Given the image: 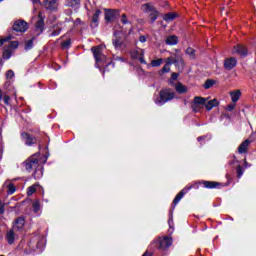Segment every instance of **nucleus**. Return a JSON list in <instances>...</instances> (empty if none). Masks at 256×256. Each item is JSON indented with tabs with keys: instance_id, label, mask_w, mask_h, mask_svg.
<instances>
[{
	"instance_id": "1",
	"label": "nucleus",
	"mask_w": 256,
	"mask_h": 256,
	"mask_svg": "<svg viewBox=\"0 0 256 256\" xmlns=\"http://www.w3.org/2000/svg\"><path fill=\"white\" fill-rule=\"evenodd\" d=\"M91 51L96 61L95 67H97V69H102V67H104V71L102 72L104 75L105 71H107V67H109V65H112L113 62L111 61V59L107 58L105 54H103V46L93 47L91 48Z\"/></svg>"
},
{
	"instance_id": "2",
	"label": "nucleus",
	"mask_w": 256,
	"mask_h": 256,
	"mask_svg": "<svg viewBox=\"0 0 256 256\" xmlns=\"http://www.w3.org/2000/svg\"><path fill=\"white\" fill-rule=\"evenodd\" d=\"M172 99H175V93L171 92L169 89L161 90L160 91V97H157L155 99L156 105H165L168 101H172Z\"/></svg>"
},
{
	"instance_id": "3",
	"label": "nucleus",
	"mask_w": 256,
	"mask_h": 256,
	"mask_svg": "<svg viewBox=\"0 0 256 256\" xmlns=\"http://www.w3.org/2000/svg\"><path fill=\"white\" fill-rule=\"evenodd\" d=\"M154 243H156L159 251H167V248L173 245V238L165 236L162 238H158L156 241H154Z\"/></svg>"
},
{
	"instance_id": "4",
	"label": "nucleus",
	"mask_w": 256,
	"mask_h": 256,
	"mask_svg": "<svg viewBox=\"0 0 256 256\" xmlns=\"http://www.w3.org/2000/svg\"><path fill=\"white\" fill-rule=\"evenodd\" d=\"M39 165V158H37V155L30 156L26 161L22 163V166L26 171L31 173L33 169H35Z\"/></svg>"
},
{
	"instance_id": "5",
	"label": "nucleus",
	"mask_w": 256,
	"mask_h": 256,
	"mask_svg": "<svg viewBox=\"0 0 256 256\" xmlns=\"http://www.w3.org/2000/svg\"><path fill=\"white\" fill-rule=\"evenodd\" d=\"M142 11H144V13H150L151 23H155V21H157V17H159V12H157V10L153 8V6H151L150 4H144L142 5Z\"/></svg>"
},
{
	"instance_id": "6",
	"label": "nucleus",
	"mask_w": 256,
	"mask_h": 256,
	"mask_svg": "<svg viewBox=\"0 0 256 256\" xmlns=\"http://www.w3.org/2000/svg\"><path fill=\"white\" fill-rule=\"evenodd\" d=\"M130 56L132 59H139L140 63L143 65H147V61H145V50L143 49H135L130 52Z\"/></svg>"
},
{
	"instance_id": "7",
	"label": "nucleus",
	"mask_w": 256,
	"mask_h": 256,
	"mask_svg": "<svg viewBox=\"0 0 256 256\" xmlns=\"http://www.w3.org/2000/svg\"><path fill=\"white\" fill-rule=\"evenodd\" d=\"M13 29L18 33H25V31L29 29V24H27V22L24 20H17L14 22Z\"/></svg>"
},
{
	"instance_id": "8",
	"label": "nucleus",
	"mask_w": 256,
	"mask_h": 256,
	"mask_svg": "<svg viewBox=\"0 0 256 256\" xmlns=\"http://www.w3.org/2000/svg\"><path fill=\"white\" fill-rule=\"evenodd\" d=\"M119 35H121V32L114 31V39H112V45L117 51L123 49V39Z\"/></svg>"
},
{
	"instance_id": "9",
	"label": "nucleus",
	"mask_w": 256,
	"mask_h": 256,
	"mask_svg": "<svg viewBox=\"0 0 256 256\" xmlns=\"http://www.w3.org/2000/svg\"><path fill=\"white\" fill-rule=\"evenodd\" d=\"M44 6L48 11H56L57 7H59V0H45Z\"/></svg>"
},
{
	"instance_id": "10",
	"label": "nucleus",
	"mask_w": 256,
	"mask_h": 256,
	"mask_svg": "<svg viewBox=\"0 0 256 256\" xmlns=\"http://www.w3.org/2000/svg\"><path fill=\"white\" fill-rule=\"evenodd\" d=\"M189 191H191V186H188L182 189L174 198L173 205L174 206L177 205L179 201H181L183 197H185L186 193H189Z\"/></svg>"
},
{
	"instance_id": "11",
	"label": "nucleus",
	"mask_w": 256,
	"mask_h": 256,
	"mask_svg": "<svg viewBox=\"0 0 256 256\" xmlns=\"http://www.w3.org/2000/svg\"><path fill=\"white\" fill-rule=\"evenodd\" d=\"M237 66V58L231 57L224 61V69L231 71V69Z\"/></svg>"
},
{
	"instance_id": "12",
	"label": "nucleus",
	"mask_w": 256,
	"mask_h": 256,
	"mask_svg": "<svg viewBox=\"0 0 256 256\" xmlns=\"http://www.w3.org/2000/svg\"><path fill=\"white\" fill-rule=\"evenodd\" d=\"M119 15V10L105 9V20L109 23Z\"/></svg>"
},
{
	"instance_id": "13",
	"label": "nucleus",
	"mask_w": 256,
	"mask_h": 256,
	"mask_svg": "<svg viewBox=\"0 0 256 256\" xmlns=\"http://www.w3.org/2000/svg\"><path fill=\"white\" fill-rule=\"evenodd\" d=\"M21 137L28 147H31V145H35V143H37V138L30 136L27 132H23Z\"/></svg>"
},
{
	"instance_id": "14",
	"label": "nucleus",
	"mask_w": 256,
	"mask_h": 256,
	"mask_svg": "<svg viewBox=\"0 0 256 256\" xmlns=\"http://www.w3.org/2000/svg\"><path fill=\"white\" fill-rule=\"evenodd\" d=\"M101 16V10H96L94 15L92 16V23L90 24V27L92 29H96V27H99V17Z\"/></svg>"
},
{
	"instance_id": "15",
	"label": "nucleus",
	"mask_w": 256,
	"mask_h": 256,
	"mask_svg": "<svg viewBox=\"0 0 256 256\" xmlns=\"http://www.w3.org/2000/svg\"><path fill=\"white\" fill-rule=\"evenodd\" d=\"M233 53L240 55V57H247V48L243 45H237L234 47Z\"/></svg>"
},
{
	"instance_id": "16",
	"label": "nucleus",
	"mask_w": 256,
	"mask_h": 256,
	"mask_svg": "<svg viewBox=\"0 0 256 256\" xmlns=\"http://www.w3.org/2000/svg\"><path fill=\"white\" fill-rule=\"evenodd\" d=\"M44 29H45V21L43 20V18H40L36 22V26H35V33H36V35H41V33H43Z\"/></svg>"
},
{
	"instance_id": "17",
	"label": "nucleus",
	"mask_w": 256,
	"mask_h": 256,
	"mask_svg": "<svg viewBox=\"0 0 256 256\" xmlns=\"http://www.w3.org/2000/svg\"><path fill=\"white\" fill-rule=\"evenodd\" d=\"M23 227H25V217L21 216L15 220L14 229H17V231H21Z\"/></svg>"
},
{
	"instance_id": "18",
	"label": "nucleus",
	"mask_w": 256,
	"mask_h": 256,
	"mask_svg": "<svg viewBox=\"0 0 256 256\" xmlns=\"http://www.w3.org/2000/svg\"><path fill=\"white\" fill-rule=\"evenodd\" d=\"M251 143V141H249V139H246L243 143L240 144V146L238 147V153L243 154L247 152V147H249V144Z\"/></svg>"
},
{
	"instance_id": "19",
	"label": "nucleus",
	"mask_w": 256,
	"mask_h": 256,
	"mask_svg": "<svg viewBox=\"0 0 256 256\" xmlns=\"http://www.w3.org/2000/svg\"><path fill=\"white\" fill-rule=\"evenodd\" d=\"M217 105H219V101H217V99H213L205 102V107L207 111H211V109H213V107H217Z\"/></svg>"
},
{
	"instance_id": "20",
	"label": "nucleus",
	"mask_w": 256,
	"mask_h": 256,
	"mask_svg": "<svg viewBox=\"0 0 256 256\" xmlns=\"http://www.w3.org/2000/svg\"><path fill=\"white\" fill-rule=\"evenodd\" d=\"M6 239L9 245H13L15 243V232L10 230L6 233Z\"/></svg>"
},
{
	"instance_id": "21",
	"label": "nucleus",
	"mask_w": 256,
	"mask_h": 256,
	"mask_svg": "<svg viewBox=\"0 0 256 256\" xmlns=\"http://www.w3.org/2000/svg\"><path fill=\"white\" fill-rule=\"evenodd\" d=\"M177 43H179V38L175 35L166 38V45H177Z\"/></svg>"
},
{
	"instance_id": "22",
	"label": "nucleus",
	"mask_w": 256,
	"mask_h": 256,
	"mask_svg": "<svg viewBox=\"0 0 256 256\" xmlns=\"http://www.w3.org/2000/svg\"><path fill=\"white\" fill-rule=\"evenodd\" d=\"M230 97L233 103H236L241 98V90L230 92Z\"/></svg>"
},
{
	"instance_id": "23",
	"label": "nucleus",
	"mask_w": 256,
	"mask_h": 256,
	"mask_svg": "<svg viewBox=\"0 0 256 256\" xmlns=\"http://www.w3.org/2000/svg\"><path fill=\"white\" fill-rule=\"evenodd\" d=\"M41 177H43V166H41L40 164L35 168L34 171V178L35 179H41Z\"/></svg>"
},
{
	"instance_id": "24",
	"label": "nucleus",
	"mask_w": 256,
	"mask_h": 256,
	"mask_svg": "<svg viewBox=\"0 0 256 256\" xmlns=\"http://www.w3.org/2000/svg\"><path fill=\"white\" fill-rule=\"evenodd\" d=\"M203 185L206 189H216V187H219V183L213 181H204Z\"/></svg>"
},
{
	"instance_id": "25",
	"label": "nucleus",
	"mask_w": 256,
	"mask_h": 256,
	"mask_svg": "<svg viewBox=\"0 0 256 256\" xmlns=\"http://www.w3.org/2000/svg\"><path fill=\"white\" fill-rule=\"evenodd\" d=\"M175 89L177 93H187V87L183 86L180 82L175 85Z\"/></svg>"
},
{
	"instance_id": "26",
	"label": "nucleus",
	"mask_w": 256,
	"mask_h": 256,
	"mask_svg": "<svg viewBox=\"0 0 256 256\" xmlns=\"http://www.w3.org/2000/svg\"><path fill=\"white\" fill-rule=\"evenodd\" d=\"M194 103L196 105H205V103H207V98L196 96L194 98Z\"/></svg>"
},
{
	"instance_id": "27",
	"label": "nucleus",
	"mask_w": 256,
	"mask_h": 256,
	"mask_svg": "<svg viewBox=\"0 0 256 256\" xmlns=\"http://www.w3.org/2000/svg\"><path fill=\"white\" fill-rule=\"evenodd\" d=\"M80 3L81 0H66L67 7H77Z\"/></svg>"
},
{
	"instance_id": "28",
	"label": "nucleus",
	"mask_w": 256,
	"mask_h": 256,
	"mask_svg": "<svg viewBox=\"0 0 256 256\" xmlns=\"http://www.w3.org/2000/svg\"><path fill=\"white\" fill-rule=\"evenodd\" d=\"M62 28L59 26H56L53 28L50 37H57L58 35H61Z\"/></svg>"
},
{
	"instance_id": "29",
	"label": "nucleus",
	"mask_w": 256,
	"mask_h": 256,
	"mask_svg": "<svg viewBox=\"0 0 256 256\" xmlns=\"http://www.w3.org/2000/svg\"><path fill=\"white\" fill-rule=\"evenodd\" d=\"M177 17V14L175 13H168L163 16L164 21H173Z\"/></svg>"
},
{
	"instance_id": "30",
	"label": "nucleus",
	"mask_w": 256,
	"mask_h": 256,
	"mask_svg": "<svg viewBox=\"0 0 256 256\" xmlns=\"http://www.w3.org/2000/svg\"><path fill=\"white\" fill-rule=\"evenodd\" d=\"M150 65L151 67H161V65H163V59L159 58L157 60H152Z\"/></svg>"
},
{
	"instance_id": "31",
	"label": "nucleus",
	"mask_w": 256,
	"mask_h": 256,
	"mask_svg": "<svg viewBox=\"0 0 256 256\" xmlns=\"http://www.w3.org/2000/svg\"><path fill=\"white\" fill-rule=\"evenodd\" d=\"M171 65H173V62H166L161 70L162 73H169V71H171Z\"/></svg>"
},
{
	"instance_id": "32",
	"label": "nucleus",
	"mask_w": 256,
	"mask_h": 256,
	"mask_svg": "<svg viewBox=\"0 0 256 256\" xmlns=\"http://www.w3.org/2000/svg\"><path fill=\"white\" fill-rule=\"evenodd\" d=\"M215 85V80H211V79H208L206 80V82L204 83L203 87L204 89H211V87Z\"/></svg>"
},
{
	"instance_id": "33",
	"label": "nucleus",
	"mask_w": 256,
	"mask_h": 256,
	"mask_svg": "<svg viewBox=\"0 0 256 256\" xmlns=\"http://www.w3.org/2000/svg\"><path fill=\"white\" fill-rule=\"evenodd\" d=\"M32 207H33L34 213H39V209H41V204H39V200H35L32 203Z\"/></svg>"
},
{
	"instance_id": "34",
	"label": "nucleus",
	"mask_w": 256,
	"mask_h": 256,
	"mask_svg": "<svg viewBox=\"0 0 256 256\" xmlns=\"http://www.w3.org/2000/svg\"><path fill=\"white\" fill-rule=\"evenodd\" d=\"M12 55H13V52H11V50H9V49H6V50H4L2 57H3V59L7 60V59H11Z\"/></svg>"
},
{
	"instance_id": "35",
	"label": "nucleus",
	"mask_w": 256,
	"mask_h": 256,
	"mask_svg": "<svg viewBox=\"0 0 256 256\" xmlns=\"http://www.w3.org/2000/svg\"><path fill=\"white\" fill-rule=\"evenodd\" d=\"M121 23H123V25H131V20L127 18L126 14H122Z\"/></svg>"
},
{
	"instance_id": "36",
	"label": "nucleus",
	"mask_w": 256,
	"mask_h": 256,
	"mask_svg": "<svg viewBox=\"0 0 256 256\" xmlns=\"http://www.w3.org/2000/svg\"><path fill=\"white\" fill-rule=\"evenodd\" d=\"M35 191H37V185H32L28 188V191H27V195L29 197H31V195H33V193H35Z\"/></svg>"
},
{
	"instance_id": "37",
	"label": "nucleus",
	"mask_w": 256,
	"mask_h": 256,
	"mask_svg": "<svg viewBox=\"0 0 256 256\" xmlns=\"http://www.w3.org/2000/svg\"><path fill=\"white\" fill-rule=\"evenodd\" d=\"M33 39L34 38H32L31 40H28L25 43V51H29V50L33 49Z\"/></svg>"
},
{
	"instance_id": "38",
	"label": "nucleus",
	"mask_w": 256,
	"mask_h": 256,
	"mask_svg": "<svg viewBox=\"0 0 256 256\" xmlns=\"http://www.w3.org/2000/svg\"><path fill=\"white\" fill-rule=\"evenodd\" d=\"M62 49H69L71 47V39H68L61 43Z\"/></svg>"
},
{
	"instance_id": "39",
	"label": "nucleus",
	"mask_w": 256,
	"mask_h": 256,
	"mask_svg": "<svg viewBox=\"0 0 256 256\" xmlns=\"http://www.w3.org/2000/svg\"><path fill=\"white\" fill-rule=\"evenodd\" d=\"M236 172L238 175V179H241V177H243V167H241V165L237 166Z\"/></svg>"
},
{
	"instance_id": "40",
	"label": "nucleus",
	"mask_w": 256,
	"mask_h": 256,
	"mask_svg": "<svg viewBox=\"0 0 256 256\" xmlns=\"http://www.w3.org/2000/svg\"><path fill=\"white\" fill-rule=\"evenodd\" d=\"M8 47H9V49H17V47H19V42H17V41L9 42Z\"/></svg>"
},
{
	"instance_id": "41",
	"label": "nucleus",
	"mask_w": 256,
	"mask_h": 256,
	"mask_svg": "<svg viewBox=\"0 0 256 256\" xmlns=\"http://www.w3.org/2000/svg\"><path fill=\"white\" fill-rule=\"evenodd\" d=\"M15 191H16L15 185L9 184L8 185V195H13V193H15Z\"/></svg>"
},
{
	"instance_id": "42",
	"label": "nucleus",
	"mask_w": 256,
	"mask_h": 256,
	"mask_svg": "<svg viewBox=\"0 0 256 256\" xmlns=\"http://www.w3.org/2000/svg\"><path fill=\"white\" fill-rule=\"evenodd\" d=\"M37 249H40V251H43V249H45V240H41L37 243Z\"/></svg>"
},
{
	"instance_id": "43",
	"label": "nucleus",
	"mask_w": 256,
	"mask_h": 256,
	"mask_svg": "<svg viewBox=\"0 0 256 256\" xmlns=\"http://www.w3.org/2000/svg\"><path fill=\"white\" fill-rule=\"evenodd\" d=\"M15 77V72L13 70H8L6 72V79H13Z\"/></svg>"
},
{
	"instance_id": "44",
	"label": "nucleus",
	"mask_w": 256,
	"mask_h": 256,
	"mask_svg": "<svg viewBox=\"0 0 256 256\" xmlns=\"http://www.w3.org/2000/svg\"><path fill=\"white\" fill-rule=\"evenodd\" d=\"M200 109L201 108L199 107V105L196 104L195 102H193V104H192V111H194V113H199Z\"/></svg>"
},
{
	"instance_id": "45",
	"label": "nucleus",
	"mask_w": 256,
	"mask_h": 256,
	"mask_svg": "<svg viewBox=\"0 0 256 256\" xmlns=\"http://www.w3.org/2000/svg\"><path fill=\"white\" fill-rule=\"evenodd\" d=\"M186 53L190 55V57H195V50L193 48H187Z\"/></svg>"
},
{
	"instance_id": "46",
	"label": "nucleus",
	"mask_w": 256,
	"mask_h": 256,
	"mask_svg": "<svg viewBox=\"0 0 256 256\" xmlns=\"http://www.w3.org/2000/svg\"><path fill=\"white\" fill-rule=\"evenodd\" d=\"M5 214V204L3 201L0 200V215Z\"/></svg>"
},
{
	"instance_id": "47",
	"label": "nucleus",
	"mask_w": 256,
	"mask_h": 256,
	"mask_svg": "<svg viewBox=\"0 0 256 256\" xmlns=\"http://www.w3.org/2000/svg\"><path fill=\"white\" fill-rule=\"evenodd\" d=\"M7 41H11V36H8L6 38L0 39V47H3V44L7 43Z\"/></svg>"
},
{
	"instance_id": "48",
	"label": "nucleus",
	"mask_w": 256,
	"mask_h": 256,
	"mask_svg": "<svg viewBox=\"0 0 256 256\" xmlns=\"http://www.w3.org/2000/svg\"><path fill=\"white\" fill-rule=\"evenodd\" d=\"M178 77V73H172L170 83L173 84V81H177Z\"/></svg>"
},
{
	"instance_id": "49",
	"label": "nucleus",
	"mask_w": 256,
	"mask_h": 256,
	"mask_svg": "<svg viewBox=\"0 0 256 256\" xmlns=\"http://www.w3.org/2000/svg\"><path fill=\"white\" fill-rule=\"evenodd\" d=\"M3 101H4L5 105H11V103H10L11 97H9L8 95L4 96Z\"/></svg>"
},
{
	"instance_id": "50",
	"label": "nucleus",
	"mask_w": 256,
	"mask_h": 256,
	"mask_svg": "<svg viewBox=\"0 0 256 256\" xmlns=\"http://www.w3.org/2000/svg\"><path fill=\"white\" fill-rule=\"evenodd\" d=\"M169 62L172 63V65H173V63H177V60L175 58L169 57V58H167L166 63H169Z\"/></svg>"
},
{
	"instance_id": "51",
	"label": "nucleus",
	"mask_w": 256,
	"mask_h": 256,
	"mask_svg": "<svg viewBox=\"0 0 256 256\" xmlns=\"http://www.w3.org/2000/svg\"><path fill=\"white\" fill-rule=\"evenodd\" d=\"M139 41H140V43H146L147 42V37L140 36Z\"/></svg>"
},
{
	"instance_id": "52",
	"label": "nucleus",
	"mask_w": 256,
	"mask_h": 256,
	"mask_svg": "<svg viewBox=\"0 0 256 256\" xmlns=\"http://www.w3.org/2000/svg\"><path fill=\"white\" fill-rule=\"evenodd\" d=\"M233 109H235V104H229L227 106V111H233Z\"/></svg>"
},
{
	"instance_id": "53",
	"label": "nucleus",
	"mask_w": 256,
	"mask_h": 256,
	"mask_svg": "<svg viewBox=\"0 0 256 256\" xmlns=\"http://www.w3.org/2000/svg\"><path fill=\"white\" fill-rule=\"evenodd\" d=\"M80 23H81V20H80L79 18H77V19L75 20V25H80Z\"/></svg>"
},
{
	"instance_id": "54",
	"label": "nucleus",
	"mask_w": 256,
	"mask_h": 256,
	"mask_svg": "<svg viewBox=\"0 0 256 256\" xmlns=\"http://www.w3.org/2000/svg\"><path fill=\"white\" fill-rule=\"evenodd\" d=\"M116 61H122V62H123V61H125V58H123V57H117V58H116Z\"/></svg>"
},
{
	"instance_id": "55",
	"label": "nucleus",
	"mask_w": 256,
	"mask_h": 256,
	"mask_svg": "<svg viewBox=\"0 0 256 256\" xmlns=\"http://www.w3.org/2000/svg\"><path fill=\"white\" fill-rule=\"evenodd\" d=\"M3 99V92L0 90V101Z\"/></svg>"
},
{
	"instance_id": "56",
	"label": "nucleus",
	"mask_w": 256,
	"mask_h": 256,
	"mask_svg": "<svg viewBox=\"0 0 256 256\" xmlns=\"http://www.w3.org/2000/svg\"><path fill=\"white\" fill-rule=\"evenodd\" d=\"M203 139H205V137H198L197 141H203Z\"/></svg>"
},
{
	"instance_id": "57",
	"label": "nucleus",
	"mask_w": 256,
	"mask_h": 256,
	"mask_svg": "<svg viewBox=\"0 0 256 256\" xmlns=\"http://www.w3.org/2000/svg\"><path fill=\"white\" fill-rule=\"evenodd\" d=\"M142 256H151L147 252H145Z\"/></svg>"
},
{
	"instance_id": "58",
	"label": "nucleus",
	"mask_w": 256,
	"mask_h": 256,
	"mask_svg": "<svg viewBox=\"0 0 256 256\" xmlns=\"http://www.w3.org/2000/svg\"><path fill=\"white\" fill-rule=\"evenodd\" d=\"M0 65H3V60L0 58Z\"/></svg>"
},
{
	"instance_id": "59",
	"label": "nucleus",
	"mask_w": 256,
	"mask_h": 256,
	"mask_svg": "<svg viewBox=\"0 0 256 256\" xmlns=\"http://www.w3.org/2000/svg\"><path fill=\"white\" fill-rule=\"evenodd\" d=\"M38 17H41V13L38 14Z\"/></svg>"
}]
</instances>
